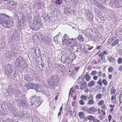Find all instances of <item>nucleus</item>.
I'll list each match as a JSON object with an SVG mask.
<instances>
[{
  "mask_svg": "<svg viewBox=\"0 0 122 122\" xmlns=\"http://www.w3.org/2000/svg\"><path fill=\"white\" fill-rule=\"evenodd\" d=\"M14 24L13 18L5 14H0V24L4 27L6 28L8 25L12 26Z\"/></svg>",
  "mask_w": 122,
  "mask_h": 122,
  "instance_id": "obj_1",
  "label": "nucleus"
},
{
  "mask_svg": "<svg viewBox=\"0 0 122 122\" xmlns=\"http://www.w3.org/2000/svg\"><path fill=\"white\" fill-rule=\"evenodd\" d=\"M64 40L62 43V44H65L67 46H70L71 49H73L74 46H76V43L74 42L73 38L71 39L69 38L68 39H66Z\"/></svg>",
  "mask_w": 122,
  "mask_h": 122,
  "instance_id": "obj_2",
  "label": "nucleus"
},
{
  "mask_svg": "<svg viewBox=\"0 0 122 122\" xmlns=\"http://www.w3.org/2000/svg\"><path fill=\"white\" fill-rule=\"evenodd\" d=\"M43 99L40 97H37L35 99L34 103L31 102V106L33 107H37L40 106L43 102Z\"/></svg>",
  "mask_w": 122,
  "mask_h": 122,
  "instance_id": "obj_3",
  "label": "nucleus"
},
{
  "mask_svg": "<svg viewBox=\"0 0 122 122\" xmlns=\"http://www.w3.org/2000/svg\"><path fill=\"white\" fill-rule=\"evenodd\" d=\"M32 85L31 84H29L27 86H25L24 87V88L25 89V91H27L30 88H35L36 90V92H40L41 91V87L40 86H38L35 84L34 85V86L33 87H30L31 86H32Z\"/></svg>",
  "mask_w": 122,
  "mask_h": 122,
  "instance_id": "obj_4",
  "label": "nucleus"
},
{
  "mask_svg": "<svg viewBox=\"0 0 122 122\" xmlns=\"http://www.w3.org/2000/svg\"><path fill=\"white\" fill-rule=\"evenodd\" d=\"M48 87L49 88H54L57 86L58 83L54 82L53 81H49V80H48Z\"/></svg>",
  "mask_w": 122,
  "mask_h": 122,
  "instance_id": "obj_5",
  "label": "nucleus"
},
{
  "mask_svg": "<svg viewBox=\"0 0 122 122\" xmlns=\"http://www.w3.org/2000/svg\"><path fill=\"white\" fill-rule=\"evenodd\" d=\"M48 80L49 81H51L54 82L58 83L59 79L58 76L57 75H54L51 76Z\"/></svg>",
  "mask_w": 122,
  "mask_h": 122,
  "instance_id": "obj_6",
  "label": "nucleus"
},
{
  "mask_svg": "<svg viewBox=\"0 0 122 122\" xmlns=\"http://www.w3.org/2000/svg\"><path fill=\"white\" fill-rule=\"evenodd\" d=\"M5 73L7 75L10 73H11L12 72V69L10 65H8V66H5Z\"/></svg>",
  "mask_w": 122,
  "mask_h": 122,
  "instance_id": "obj_7",
  "label": "nucleus"
},
{
  "mask_svg": "<svg viewBox=\"0 0 122 122\" xmlns=\"http://www.w3.org/2000/svg\"><path fill=\"white\" fill-rule=\"evenodd\" d=\"M22 60V58L21 57H19L17 58L16 60V64L17 65L18 67H20V65L21 62Z\"/></svg>",
  "mask_w": 122,
  "mask_h": 122,
  "instance_id": "obj_8",
  "label": "nucleus"
},
{
  "mask_svg": "<svg viewBox=\"0 0 122 122\" xmlns=\"http://www.w3.org/2000/svg\"><path fill=\"white\" fill-rule=\"evenodd\" d=\"M110 41H111L110 43H111V45L112 46H115L116 44H117L119 41L118 39H117L115 41L114 39H110Z\"/></svg>",
  "mask_w": 122,
  "mask_h": 122,
  "instance_id": "obj_9",
  "label": "nucleus"
},
{
  "mask_svg": "<svg viewBox=\"0 0 122 122\" xmlns=\"http://www.w3.org/2000/svg\"><path fill=\"white\" fill-rule=\"evenodd\" d=\"M29 25L30 29L34 30H37V28H36V25H35V23H30L29 24Z\"/></svg>",
  "mask_w": 122,
  "mask_h": 122,
  "instance_id": "obj_10",
  "label": "nucleus"
},
{
  "mask_svg": "<svg viewBox=\"0 0 122 122\" xmlns=\"http://www.w3.org/2000/svg\"><path fill=\"white\" fill-rule=\"evenodd\" d=\"M33 49L34 50V52L36 55H39L41 54V51L39 48H33Z\"/></svg>",
  "mask_w": 122,
  "mask_h": 122,
  "instance_id": "obj_11",
  "label": "nucleus"
},
{
  "mask_svg": "<svg viewBox=\"0 0 122 122\" xmlns=\"http://www.w3.org/2000/svg\"><path fill=\"white\" fill-rule=\"evenodd\" d=\"M36 28L37 30L38 29H39L41 27V26L42 25V24L41 22H40L38 20H36Z\"/></svg>",
  "mask_w": 122,
  "mask_h": 122,
  "instance_id": "obj_12",
  "label": "nucleus"
},
{
  "mask_svg": "<svg viewBox=\"0 0 122 122\" xmlns=\"http://www.w3.org/2000/svg\"><path fill=\"white\" fill-rule=\"evenodd\" d=\"M25 80L27 81L28 82H29L32 80V78L30 77L29 75H25L24 76Z\"/></svg>",
  "mask_w": 122,
  "mask_h": 122,
  "instance_id": "obj_13",
  "label": "nucleus"
},
{
  "mask_svg": "<svg viewBox=\"0 0 122 122\" xmlns=\"http://www.w3.org/2000/svg\"><path fill=\"white\" fill-rule=\"evenodd\" d=\"M16 101L17 102L18 105H23V104H25V102L21 100V99H17Z\"/></svg>",
  "mask_w": 122,
  "mask_h": 122,
  "instance_id": "obj_14",
  "label": "nucleus"
},
{
  "mask_svg": "<svg viewBox=\"0 0 122 122\" xmlns=\"http://www.w3.org/2000/svg\"><path fill=\"white\" fill-rule=\"evenodd\" d=\"M81 85L80 87L81 89H83L84 88L86 87V82H85L82 81L81 83Z\"/></svg>",
  "mask_w": 122,
  "mask_h": 122,
  "instance_id": "obj_15",
  "label": "nucleus"
},
{
  "mask_svg": "<svg viewBox=\"0 0 122 122\" xmlns=\"http://www.w3.org/2000/svg\"><path fill=\"white\" fill-rule=\"evenodd\" d=\"M43 3L42 2H38V4L36 5V7L37 8V9L39 10L42 8Z\"/></svg>",
  "mask_w": 122,
  "mask_h": 122,
  "instance_id": "obj_16",
  "label": "nucleus"
},
{
  "mask_svg": "<svg viewBox=\"0 0 122 122\" xmlns=\"http://www.w3.org/2000/svg\"><path fill=\"white\" fill-rule=\"evenodd\" d=\"M87 72L86 73V74L84 76V77L86 79V81H88L90 79L91 77L89 75H88Z\"/></svg>",
  "mask_w": 122,
  "mask_h": 122,
  "instance_id": "obj_17",
  "label": "nucleus"
},
{
  "mask_svg": "<svg viewBox=\"0 0 122 122\" xmlns=\"http://www.w3.org/2000/svg\"><path fill=\"white\" fill-rule=\"evenodd\" d=\"M36 95H34L32 96V97H30V102L29 103L30 105H31V102L34 103V102L35 99V98H36Z\"/></svg>",
  "mask_w": 122,
  "mask_h": 122,
  "instance_id": "obj_18",
  "label": "nucleus"
},
{
  "mask_svg": "<svg viewBox=\"0 0 122 122\" xmlns=\"http://www.w3.org/2000/svg\"><path fill=\"white\" fill-rule=\"evenodd\" d=\"M82 110L86 112V111L88 113H90V114H92V112H91L90 111H89L88 108H87L86 107L82 108Z\"/></svg>",
  "mask_w": 122,
  "mask_h": 122,
  "instance_id": "obj_19",
  "label": "nucleus"
},
{
  "mask_svg": "<svg viewBox=\"0 0 122 122\" xmlns=\"http://www.w3.org/2000/svg\"><path fill=\"white\" fill-rule=\"evenodd\" d=\"M51 39H48L45 40V43L47 45H49L51 43Z\"/></svg>",
  "mask_w": 122,
  "mask_h": 122,
  "instance_id": "obj_20",
  "label": "nucleus"
},
{
  "mask_svg": "<svg viewBox=\"0 0 122 122\" xmlns=\"http://www.w3.org/2000/svg\"><path fill=\"white\" fill-rule=\"evenodd\" d=\"M95 83V82L93 81H90V82L88 83V86L89 87H91L92 86H93Z\"/></svg>",
  "mask_w": 122,
  "mask_h": 122,
  "instance_id": "obj_21",
  "label": "nucleus"
},
{
  "mask_svg": "<svg viewBox=\"0 0 122 122\" xmlns=\"http://www.w3.org/2000/svg\"><path fill=\"white\" fill-rule=\"evenodd\" d=\"M78 39L80 41H84V38L83 37L82 35H79L78 37Z\"/></svg>",
  "mask_w": 122,
  "mask_h": 122,
  "instance_id": "obj_22",
  "label": "nucleus"
},
{
  "mask_svg": "<svg viewBox=\"0 0 122 122\" xmlns=\"http://www.w3.org/2000/svg\"><path fill=\"white\" fill-rule=\"evenodd\" d=\"M62 3V1L61 0H56L55 3L57 5H60Z\"/></svg>",
  "mask_w": 122,
  "mask_h": 122,
  "instance_id": "obj_23",
  "label": "nucleus"
},
{
  "mask_svg": "<svg viewBox=\"0 0 122 122\" xmlns=\"http://www.w3.org/2000/svg\"><path fill=\"white\" fill-rule=\"evenodd\" d=\"M78 116L80 118H83L84 116V114L83 112H79L78 113Z\"/></svg>",
  "mask_w": 122,
  "mask_h": 122,
  "instance_id": "obj_24",
  "label": "nucleus"
},
{
  "mask_svg": "<svg viewBox=\"0 0 122 122\" xmlns=\"http://www.w3.org/2000/svg\"><path fill=\"white\" fill-rule=\"evenodd\" d=\"M16 95L17 96H16V100L22 99V97L21 96V95H22L21 94Z\"/></svg>",
  "mask_w": 122,
  "mask_h": 122,
  "instance_id": "obj_25",
  "label": "nucleus"
},
{
  "mask_svg": "<svg viewBox=\"0 0 122 122\" xmlns=\"http://www.w3.org/2000/svg\"><path fill=\"white\" fill-rule=\"evenodd\" d=\"M95 118V117L91 115L87 117V118H88V119L90 121L93 120V119Z\"/></svg>",
  "mask_w": 122,
  "mask_h": 122,
  "instance_id": "obj_26",
  "label": "nucleus"
},
{
  "mask_svg": "<svg viewBox=\"0 0 122 122\" xmlns=\"http://www.w3.org/2000/svg\"><path fill=\"white\" fill-rule=\"evenodd\" d=\"M69 38L68 37V36L66 34H65L64 35L63 37V38L62 39V43L64 41H65L64 40H65L66 39H69Z\"/></svg>",
  "mask_w": 122,
  "mask_h": 122,
  "instance_id": "obj_27",
  "label": "nucleus"
},
{
  "mask_svg": "<svg viewBox=\"0 0 122 122\" xmlns=\"http://www.w3.org/2000/svg\"><path fill=\"white\" fill-rule=\"evenodd\" d=\"M109 59V61L110 62H113L114 61H115V60L114 57H111L110 58H108Z\"/></svg>",
  "mask_w": 122,
  "mask_h": 122,
  "instance_id": "obj_28",
  "label": "nucleus"
},
{
  "mask_svg": "<svg viewBox=\"0 0 122 122\" xmlns=\"http://www.w3.org/2000/svg\"><path fill=\"white\" fill-rule=\"evenodd\" d=\"M103 95H102L101 94H97V96H96V98L100 99L101 97H102Z\"/></svg>",
  "mask_w": 122,
  "mask_h": 122,
  "instance_id": "obj_29",
  "label": "nucleus"
},
{
  "mask_svg": "<svg viewBox=\"0 0 122 122\" xmlns=\"http://www.w3.org/2000/svg\"><path fill=\"white\" fill-rule=\"evenodd\" d=\"M34 119H35V122H40V121L39 118L36 117H35V118H33V119H32L33 121Z\"/></svg>",
  "mask_w": 122,
  "mask_h": 122,
  "instance_id": "obj_30",
  "label": "nucleus"
},
{
  "mask_svg": "<svg viewBox=\"0 0 122 122\" xmlns=\"http://www.w3.org/2000/svg\"><path fill=\"white\" fill-rule=\"evenodd\" d=\"M105 54L103 53V52L101 53L98 55V56L100 57H101V59H103L102 56L104 55Z\"/></svg>",
  "mask_w": 122,
  "mask_h": 122,
  "instance_id": "obj_31",
  "label": "nucleus"
},
{
  "mask_svg": "<svg viewBox=\"0 0 122 122\" xmlns=\"http://www.w3.org/2000/svg\"><path fill=\"white\" fill-rule=\"evenodd\" d=\"M112 88H111V94H112L113 93H115V89H113V87L112 86Z\"/></svg>",
  "mask_w": 122,
  "mask_h": 122,
  "instance_id": "obj_32",
  "label": "nucleus"
},
{
  "mask_svg": "<svg viewBox=\"0 0 122 122\" xmlns=\"http://www.w3.org/2000/svg\"><path fill=\"white\" fill-rule=\"evenodd\" d=\"M102 82L103 84L105 85L106 86L107 85L108 83L105 79H103L102 81Z\"/></svg>",
  "mask_w": 122,
  "mask_h": 122,
  "instance_id": "obj_33",
  "label": "nucleus"
},
{
  "mask_svg": "<svg viewBox=\"0 0 122 122\" xmlns=\"http://www.w3.org/2000/svg\"><path fill=\"white\" fill-rule=\"evenodd\" d=\"M82 99L81 100H83L84 99V100H86V97L85 96H83L82 95L80 97Z\"/></svg>",
  "mask_w": 122,
  "mask_h": 122,
  "instance_id": "obj_34",
  "label": "nucleus"
},
{
  "mask_svg": "<svg viewBox=\"0 0 122 122\" xmlns=\"http://www.w3.org/2000/svg\"><path fill=\"white\" fill-rule=\"evenodd\" d=\"M104 102V101L103 100H102L99 102L98 103V105L99 106H100L101 104H103Z\"/></svg>",
  "mask_w": 122,
  "mask_h": 122,
  "instance_id": "obj_35",
  "label": "nucleus"
},
{
  "mask_svg": "<svg viewBox=\"0 0 122 122\" xmlns=\"http://www.w3.org/2000/svg\"><path fill=\"white\" fill-rule=\"evenodd\" d=\"M44 66L42 65V64H41L40 65H39V67L40 69L41 70H43V67Z\"/></svg>",
  "mask_w": 122,
  "mask_h": 122,
  "instance_id": "obj_36",
  "label": "nucleus"
},
{
  "mask_svg": "<svg viewBox=\"0 0 122 122\" xmlns=\"http://www.w3.org/2000/svg\"><path fill=\"white\" fill-rule=\"evenodd\" d=\"M93 108V107L89 108L88 109L89 110V111H90L91 112H93L94 110Z\"/></svg>",
  "mask_w": 122,
  "mask_h": 122,
  "instance_id": "obj_37",
  "label": "nucleus"
},
{
  "mask_svg": "<svg viewBox=\"0 0 122 122\" xmlns=\"http://www.w3.org/2000/svg\"><path fill=\"white\" fill-rule=\"evenodd\" d=\"M118 62L119 64L121 63L122 62V58L121 57L118 58Z\"/></svg>",
  "mask_w": 122,
  "mask_h": 122,
  "instance_id": "obj_38",
  "label": "nucleus"
},
{
  "mask_svg": "<svg viewBox=\"0 0 122 122\" xmlns=\"http://www.w3.org/2000/svg\"><path fill=\"white\" fill-rule=\"evenodd\" d=\"M94 103V101L92 100H90L87 103V104H93Z\"/></svg>",
  "mask_w": 122,
  "mask_h": 122,
  "instance_id": "obj_39",
  "label": "nucleus"
},
{
  "mask_svg": "<svg viewBox=\"0 0 122 122\" xmlns=\"http://www.w3.org/2000/svg\"><path fill=\"white\" fill-rule=\"evenodd\" d=\"M113 68L112 67H110L108 69V71L110 72H112L113 70Z\"/></svg>",
  "mask_w": 122,
  "mask_h": 122,
  "instance_id": "obj_40",
  "label": "nucleus"
},
{
  "mask_svg": "<svg viewBox=\"0 0 122 122\" xmlns=\"http://www.w3.org/2000/svg\"><path fill=\"white\" fill-rule=\"evenodd\" d=\"M15 4H13L11 6V7L12 9H15Z\"/></svg>",
  "mask_w": 122,
  "mask_h": 122,
  "instance_id": "obj_41",
  "label": "nucleus"
},
{
  "mask_svg": "<svg viewBox=\"0 0 122 122\" xmlns=\"http://www.w3.org/2000/svg\"><path fill=\"white\" fill-rule=\"evenodd\" d=\"M79 103L81 105H83L85 103L83 100H81L79 101Z\"/></svg>",
  "mask_w": 122,
  "mask_h": 122,
  "instance_id": "obj_42",
  "label": "nucleus"
},
{
  "mask_svg": "<svg viewBox=\"0 0 122 122\" xmlns=\"http://www.w3.org/2000/svg\"><path fill=\"white\" fill-rule=\"evenodd\" d=\"M21 94L20 92V90L18 89V88H17V90H16V95L18 94Z\"/></svg>",
  "mask_w": 122,
  "mask_h": 122,
  "instance_id": "obj_43",
  "label": "nucleus"
},
{
  "mask_svg": "<svg viewBox=\"0 0 122 122\" xmlns=\"http://www.w3.org/2000/svg\"><path fill=\"white\" fill-rule=\"evenodd\" d=\"M112 118V116L111 115H109L108 117V121L110 122Z\"/></svg>",
  "mask_w": 122,
  "mask_h": 122,
  "instance_id": "obj_44",
  "label": "nucleus"
},
{
  "mask_svg": "<svg viewBox=\"0 0 122 122\" xmlns=\"http://www.w3.org/2000/svg\"><path fill=\"white\" fill-rule=\"evenodd\" d=\"M97 73L96 71H93L91 73V75H94Z\"/></svg>",
  "mask_w": 122,
  "mask_h": 122,
  "instance_id": "obj_45",
  "label": "nucleus"
},
{
  "mask_svg": "<svg viewBox=\"0 0 122 122\" xmlns=\"http://www.w3.org/2000/svg\"><path fill=\"white\" fill-rule=\"evenodd\" d=\"M102 108L105 110L107 108V107H106V106L105 104H104L102 106Z\"/></svg>",
  "mask_w": 122,
  "mask_h": 122,
  "instance_id": "obj_46",
  "label": "nucleus"
},
{
  "mask_svg": "<svg viewBox=\"0 0 122 122\" xmlns=\"http://www.w3.org/2000/svg\"><path fill=\"white\" fill-rule=\"evenodd\" d=\"M69 59H70V58H69V57H67L65 59V61L64 62V63H66V62L67 61V60H69Z\"/></svg>",
  "mask_w": 122,
  "mask_h": 122,
  "instance_id": "obj_47",
  "label": "nucleus"
},
{
  "mask_svg": "<svg viewBox=\"0 0 122 122\" xmlns=\"http://www.w3.org/2000/svg\"><path fill=\"white\" fill-rule=\"evenodd\" d=\"M93 3L95 4V5H97L98 4V2L96 0H93Z\"/></svg>",
  "mask_w": 122,
  "mask_h": 122,
  "instance_id": "obj_48",
  "label": "nucleus"
},
{
  "mask_svg": "<svg viewBox=\"0 0 122 122\" xmlns=\"http://www.w3.org/2000/svg\"><path fill=\"white\" fill-rule=\"evenodd\" d=\"M113 99H114V102H115V96H114V95H113V96H112V97H111V101H113Z\"/></svg>",
  "mask_w": 122,
  "mask_h": 122,
  "instance_id": "obj_49",
  "label": "nucleus"
},
{
  "mask_svg": "<svg viewBox=\"0 0 122 122\" xmlns=\"http://www.w3.org/2000/svg\"><path fill=\"white\" fill-rule=\"evenodd\" d=\"M57 36H56L54 37V41L56 42L58 41V39L57 38Z\"/></svg>",
  "mask_w": 122,
  "mask_h": 122,
  "instance_id": "obj_50",
  "label": "nucleus"
},
{
  "mask_svg": "<svg viewBox=\"0 0 122 122\" xmlns=\"http://www.w3.org/2000/svg\"><path fill=\"white\" fill-rule=\"evenodd\" d=\"M98 78V77L97 76H94L93 77V79L94 80H97Z\"/></svg>",
  "mask_w": 122,
  "mask_h": 122,
  "instance_id": "obj_51",
  "label": "nucleus"
},
{
  "mask_svg": "<svg viewBox=\"0 0 122 122\" xmlns=\"http://www.w3.org/2000/svg\"><path fill=\"white\" fill-rule=\"evenodd\" d=\"M91 36H92L91 35H89L88 36V38L90 40H92Z\"/></svg>",
  "mask_w": 122,
  "mask_h": 122,
  "instance_id": "obj_52",
  "label": "nucleus"
},
{
  "mask_svg": "<svg viewBox=\"0 0 122 122\" xmlns=\"http://www.w3.org/2000/svg\"><path fill=\"white\" fill-rule=\"evenodd\" d=\"M97 83L99 85L101 86V85L102 84V82L98 81L97 82Z\"/></svg>",
  "mask_w": 122,
  "mask_h": 122,
  "instance_id": "obj_53",
  "label": "nucleus"
},
{
  "mask_svg": "<svg viewBox=\"0 0 122 122\" xmlns=\"http://www.w3.org/2000/svg\"><path fill=\"white\" fill-rule=\"evenodd\" d=\"M108 78L110 79H112V75L111 74H110L108 76Z\"/></svg>",
  "mask_w": 122,
  "mask_h": 122,
  "instance_id": "obj_54",
  "label": "nucleus"
},
{
  "mask_svg": "<svg viewBox=\"0 0 122 122\" xmlns=\"http://www.w3.org/2000/svg\"><path fill=\"white\" fill-rule=\"evenodd\" d=\"M79 67H76L75 68V70H76V72H77L78 70L79 69Z\"/></svg>",
  "mask_w": 122,
  "mask_h": 122,
  "instance_id": "obj_55",
  "label": "nucleus"
},
{
  "mask_svg": "<svg viewBox=\"0 0 122 122\" xmlns=\"http://www.w3.org/2000/svg\"><path fill=\"white\" fill-rule=\"evenodd\" d=\"M75 103V101H73L72 102V106H74Z\"/></svg>",
  "mask_w": 122,
  "mask_h": 122,
  "instance_id": "obj_56",
  "label": "nucleus"
},
{
  "mask_svg": "<svg viewBox=\"0 0 122 122\" xmlns=\"http://www.w3.org/2000/svg\"><path fill=\"white\" fill-rule=\"evenodd\" d=\"M93 46H91L90 47L88 48V50H90L91 49H92L93 48Z\"/></svg>",
  "mask_w": 122,
  "mask_h": 122,
  "instance_id": "obj_57",
  "label": "nucleus"
},
{
  "mask_svg": "<svg viewBox=\"0 0 122 122\" xmlns=\"http://www.w3.org/2000/svg\"><path fill=\"white\" fill-rule=\"evenodd\" d=\"M88 118H87V117H85L84 118V121L86 122L87 121V120Z\"/></svg>",
  "mask_w": 122,
  "mask_h": 122,
  "instance_id": "obj_58",
  "label": "nucleus"
},
{
  "mask_svg": "<svg viewBox=\"0 0 122 122\" xmlns=\"http://www.w3.org/2000/svg\"><path fill=\"white\" fill-rule=\"evenodd\" d=\"M119 69L120 71H122V66H120L119 68Z\"/></svg>",
  "mask_w": 122,
  "mask_h": 122,
  "instance_id": "obj_59",
  "label": "nucleus"
},
{
  "mask_svg": "<svg viewBox=\"0 0 122 122\" xmlns=\"http://www.w3.org/2000/svg\"><path fill=\"white\" fill-rule=\"evenodd\" d=\"M93 110L94 112H96L97 111V109L95 108L94 107H93Z\"/></svg>",
  "mask_w": 122,
  "mask_h": 122,
  "instance_id": "obj_60",
  "label": "nucleus"
},
{
  "mask_svg": "<svg viewBox=\"0 0 122 122\" xmlns=\"http://www.w3.org/2000/svg\"><path fill=\"white\" fill-rule=\"evenodd\" d=\"M42 93L45 94H46V93L45 92V91H43L42 92Z\"/></svg>",
  "mask_w": 122,
  "mask_h": 122,
  "instance_id": "obj_61",
  "label": "nucleus"
},
{
  "mask_svg": "<svg viewBox=\"0 0 122 122\" xmlns=\"http://www.w3.org/2000/svg\"><path fill=\"white\" fill-rule=\"evenodd\" d=\"M119 102H120L119 103V105H120L122 103V100H121L120 99H119Z\"/></svg>",
  "mask_w": 122,
  "mask_h": 122,
  "instance_id": "obj_62",
  "label": "nucleus"
},
{
  "mask_svg": "<svg viewBox=\"0 0 122 122\" xmlns=\"http://www.w3.org/2000/svg\"><path fill=\"white\" fill-rule=\"evenodd\" d=\"M97 119H95L94 118L93 119V122H97Z\"/></svg>",
  "mask_w": 122,
  "mask_h": 122,
  "instance_id": "obj_63",
  "label": "nucleus"
},
{
  "mask_svg": "<svg viewBox=\"0 0 122 122\" xmlns=\"http://www.w3.org/2000/svg\"><path fill=\"white\" fill-rule=\"evenodd\" d=\"M76 95L74 96V98L73 99V100H76Z\"/></svg>",
  "mask_w": 122,
  "mask_h": 122,
  "instance_id": "obj_64",
  "label": "nucleus"
}]
</instances>
